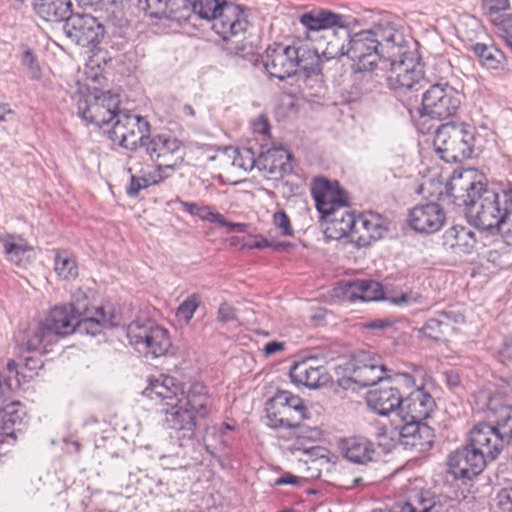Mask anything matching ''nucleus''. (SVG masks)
Returning <instances> with one entry per match:
<instances>
[{"label": "nucleus", "mask_w": 512, "mask_h": 512, "mask_svg": "<svg viewBox=\"0 0 512 512\" xmlns=\"http://www.w3.org/2000/svg\"><path fill=\"white\" fill-rule=\"evenodd\" d=\"M390 60V70L387 81L392 89H412L424 79V71L421 64L412 56H409L401 44L400 52Z\"/></svg>", "instance_id": "obj_13"}, {"label": "nucleus", "mask_w": 512, "mask_h": 512, "mask_svg": "<svg viewBox=\"0 0 512 512\" xmlns=\"http://www.w3.org/2000/svg\"><path fill=\"white\" fill-rule=\"evenodd\" d=\"M182 162L183 158H177V160L173 162H159V164L155 165V174L160 177L159 184L169 178L172 173L180 167Z\"/></svg>", "instance_id": "obj_51"}, {"label": "nucleus", "mask_w": 512, "mask_h": 512, "mask_svg": "<svg viewBox=\"0 0 512 512\" xmlns=\"http://www.w3.org/2000/svg\"><path fill=\"white\" fill-rule=\"evenodd\" d=\"M474 54L479 58L482 65L488 69H497L500 61L497 56H500L499 52L493 47H489L482 43H476L472 46Z\"/></svg>", "instance_id": "obj_49"}, {"label": "nucleus", "mask_w": 512, "mask_h": 512, "mask_svg": "<svg viewBox=\"0 0 512 512\" xmlns=\"http://www.w3.org/2000/svg\"><path fill=\"white\" fill-rule=\"evenodd\" d=\"M366 356L368 354H355L346 369L352 372L355 382L371 386L384 378L385 366Z\"/></svg>", "instance_id": "obj_27"}, {"label": "nucleus", "mask_w": 512, "mask_h": 512, "mask_svg": "<svg viewBox=\"0 0 512 512\" xmlns=\"http://www.w3.org/2000/svg\"><path fill=\"white\" fill-rule=\"evenodd\" d=\"M483 5L490 13H497L509 9L510 0H483Z\"/></svg>", "instance_id": "obj_56"}, {"label": "nucleus", "mask_w": 512, "mask_h": 512, "mask_svg": "<svg viewBox=\"0 0 512 512\" xmlns=\"http://www.w3.org/2000/svg\"><path fill=\"white\" fill-rule=\"evenodd\" d=\"M127 338L135 349L168 352L172 346L169 332L149 320H136L127 327Z\"/></svg>", "instance_id": "obj_12"}, {"label": "nucleus", "mask_w": 512, "mask_h": 512, "mask_svg": "<svg viewBox=\"0 0 512 512\" xmlns=\"http://www.w3.org/2000/svg\"><path fill=\"white\" fill-rule=\"evenodd\" d=\"M348 34H339L335 31H326L317 39L303 41V46L315 56L313 64L315 67L310 70L312 74H319L322 71V65L325 61L336 59L346 55L348 44Z\"/></svg>", "instance_id": "obj_14"}, {"label": "nucleus", "mask_w": 512, "mask_h": 512, "mask_svg": "<svg viewBox=\"0 0 512 512\" xmlns=\"http://www.w3.org/2000/svg\"><path fill=\"white\" fill-rule=\"evenodd\" d=\"M290 154L283 148L269 149L258 157L257 169L271 178L282 177L291 169Z\"/></svg>", "instance_id": "obj_31"}, {"label": "nucleus", "mask_w": 512, "mask_h": 512, "mask_svg": "<svg viewBox=\"0 0 512 512\" xmlns=\"http://www.w3.org/2000/svg\"><path fill=\"white\" fill-rule=\"evenodd\" d=\"M372 512H411V508H409L408 502L397 504L393 506L391 510H373Z\"/></svg>", "instance_id": "obj_64"}, {"label": "nucleus", "mask_w": 512, "mask_h": 512, "mask_svg": "<svg viewBox=\"0 0 512 512\" xmlns=\"http://www.w3.org/2000/svg\"><path fill=\"white\" fill-rule=\"evenodd\" d=\"M479 398L486 401L480 409H486L498 417V428L508 444L512 441V407L503 405L502 399L498 395L489 396L486 393H481Z\"/></svg>", "instance_id": "obj_35"}, {"label": "nucleus", "mask_w": 512, "mask_h": 512, "mask_svg": "<svg viewBox=\"0 0 512 512\" xmlns=\"http://www.w3.org/2000/svg\"><path fill=\"white\" fill-rule=\"evenodd\" d=\"M314 357L295 363L290 369L291 380L308 388H318L326 382V373L320 366H314Z\"/></svg>", "instance_id": "obj_32"}, {"label": "nucleus", "mask_w": 512, "mask_h": 512, "mask_svg": "<svg viewBox=\"0 0 512 512\" xmlns=\"http://www.w3.org/2000/svg\"><path fill=\"white\" fill-rule=\"evenodd\" d=\"M114 120L110 131V138L114 143L131 150L139 145L143 146L150 128L145 118L129 111L118 110Z\"/></svg>", "instance_id": "obj_10"}, {"label": "nucleus", "mask_w": 512, "mask_h": 512, "mask_svg": "<svg viewBox=\"0 0 512 512\" xmlns=\"http://www.w3.org/2000/svg\"><path fill=\"white\" fill-rule=\"evenodd\" d=\"M496 501L500 512H512V487L501 489Z\"/></svg>", "instance_id": "obj_54"}, {"label": "nucleus", "mask_w": 512, "mask_h": 512, "mask_svg": "<svg viewBox=\"0 0 512 512\" xmlns=\"http://www.w3.org/2000/svg\"><path fill=\"white\" fill-rule=\"evenodd\" d=\"M338 297L348 302L355 301H379L384 298L382 285L374 280L357 279L341 283L335 290Z\"/></svg>", "instance_id": "obj_24"}, {"label": "nucleus", "mask_w": 512, "mask_h": 512, "mask_svg": "<svg viewBox=\"0 0 512 512\" xmlns=\"http://www.w3.org/2000/svg\"><path fill=\"white\" fill-rule=\"evenodd\" d=\"M118 99L114 96L101 94L80 100L78 103L79 115L87 123L98 126L109 124L118 113Z\"/></svg>", "instance_id": "obj_19"}, {"label": "nucleus", "mask_w": 512, "mask_h": 512, "mask_svg": "<svg viewBox=\"0 0 512 512\" xmlns=\"http://www.w3.org/2000/svg\"><path fill=\"white\" fill-rule=\"evenodd\" d=\"M469 444L478 452H483L487 460H495L507 444L498 427L487 423L475 425L469 434Z\"/></svg>", "instance_id": "obj_20"}, {"label": "nucleus", "mask_w": 512, "mask_h": 512, "mask_svg": "<svg viewBox=\"0 0 512 512\" xmlns=\"http://www.w3.org/2000/svg\"><path fill=\"white\" fill-rule=\"evenodd\" d=\"M104 32L103 25L90 14L72 13L66 17V37L82 47L98 44Z\"/></svg>", "instance_id": "obj_16"}, {"label": "nucleus", "mask_w": 512, "mask_h": 512, "mask_svg": "<svg viewBox=\"0 0 512 512\" xmlns=\"http://www.w3.org/2000/svg\"><path fill=\"white\" fill-rule=\"evenodd\" d=\"M394 321L390 319H374L363 324V327L370 330H387L393 327Z\"/></svg>", "instance_id": "obj_58"}, {"label": "nucleus", "mask_w": 512, "mask_h": 512, "mask_svg": "<svg viewBox=\"0 0 512 512\" xmlns=\"http://www.w3.org/2000/svg\"><path fill=\"white\" fill-rule=\"evenodd\" d=\"M305 433H308L309 435L305 436L304 431H299V434L297 435V441L293 445V449L297 451H302L303 453L310 455V457L313 459L314 462L320 461L324 463H328L329 459L325 455L326 450L319 446H313V445H306L302 443L303 439H307L309 441L315 439L318 436V430L317 429H309L305 431Z\"/></svg>", "instance_id": "obj_45"}, {"label": "nucleus", "mask_w": 512, "mask_h": 512, "mask_svg": "<svg viewBox=\"0 0 512 512\" xmlns=\"http://www.w3.org/2000/svg\"><path fill=\"white\" fill-rule=\"evenodd\" d=\"M340 21V15L328 10L312 11L300 17V23L311 31L329 29L338 25Z\"/></svg>", "instance_id": "obj_38"}, {"label": "nucleus", "mask_w": 512, "mask_h": 512, "mask_svg": "<svg viewBox=\"0 0 512 512\" xmlns=\"http://www.w3.org/2000/svg\"><path fill=\"white\" fill-rule=\"evenodd\" d=\"M300 478L292 474L284 475L275 481V485H298Z\"/></svg>", "instance_id": "obj_62"}, {"label": "nucleus", "mask_w": 512, "mask_h": 512, "mask_svg": "<svg viewBox=\"0 0 512 512\" xmlns=\"http://www.w3.org/2000/svg\"><path fill=\"white\" fill-rule=\"evenodd\" d=\"M443 244L456 254H470L476 246L475 233L466 227L455 225L445 231Z\"/></svg>", "instance_id": "obj_36"}, {"label": "nucleus", "mask_w": 512, "mask_h": 512, "mask_svg": "<svg viewBox=\"0 0 512 512\" xmlns=\"http://www.w3.org/2000/svg\"><path fill=\"white\" fill-rule=\"evenodd\" d=\"M339 448L348 461L366 465L376 460L377 450L374 443L364 436H350L339 442Z\"/></svg>", "instance_id": "obj_28"}, {"label": "nucleus", "mask_w": 512, "mask_h": 512, "mask_svg": "<svg viewBox=\"0 0 512 512\" xmlns=\"http://www.w3.org/2000/svg\"><path fill=\"white\" fill-rule=\"evenodd\" d=\"M249 248H266V247H270L271 244L269 243V241L260 236V235H257V236H254L250 242H248L246 244Z\"/></svg>", "instance_id": "obj_59"}, {"label": "nucleus", "mask_w": 512, "mask_h": 512, "mask_svg": "<svg viewBox=\"0 0 512 512\" xmlns=\"http://www.w3.org/2000/svg\"><path fill=\"white\" fill-rule=\"evenodd\" d=\"M226 0H188L187 6L182 9H188L191 7L194 14L199 18L214 23L218 14L221 13L224 8V4H227Z\"/></svg>", "instance_id": "obj_42"}, {"label": "nucleus", "mask_w": 512, "mask_h": 512, "mask_svg": "<svg viewBox=\"0 0 512 512\" xmlns=\"http://www.w3.org/2000/svg\"><path fill=\"white\" fill-rule=\"evenodd\" d=\"M307 406L289 391H278L266 404L267 425L272 428H295L306 419Z\"/></svg>", "instance_id": "obj_7"}, {"label": "nucleus", "mask_w": 512, "mask_h": 512, "mask_svg": "<svg viewBox=\"0 0 512 512\" xmlns=\"http://www.w3.org/2000/svg\"><path fill=\"white\" fill-rule=\"evenodd\" d=\"M433 145L438 156L445 162H461L472 156L475 128L466 123L442 124L435 133Z\"/></svg>", "instance_id": "obj_5"}, {"label": "nucleus", "mask_w": 512, "mask_h": 512, "mask_svg": "<svg viewBox=\"0 0 512 512\" xmlns=\"http://www.w3.org/2000/svg\"><path fill=\"white\" fill-rule=\"evenodd\" d=\"M42 361L37 356L26 357L21 363L11 360L7 363L6 367L9 372H15L18 383L20 384V378L23 380L32 379L37 375V371L42 368Z\"/></svg>", "instance_id": "obj_44"}, {"label": "nucleus", "mask_w": 512, "mask_h": 512, "mask_svg": "<svg viewBox=\"0 0 512 512\" xmlns=\"http://www.w3.org/2000/svg\"><path fill=\"white\" fill-rule=\"evenodd\" d=\"M143 147L154 162H173L177 158H183L180 141L170 135L159 134L147 137L146 141L143 142Z\"/></svg>", "instance_id": "obj_25"}, {"label": "nucleus", "mask_w": 512, "mask_h": 512, "mask_svg": "<svg viewBox=\"0 0 512 512\" xmlns=\"http://www.w3.org/2000/svg\"><path fill=\"white\" fill-rule=\"evenodd\" d=\"M497 227L505 243L509 246H512V210H510V212Z\"/></svg>", "instance_id": "obj_55"}, {"label": "nucleus", "mask_w": 512, "mask_h": 512, "mask_svg": "<svg viewBox=\"0 0 512 512\" xmlns=\"http://www.w3.org/2000/svg\"><path fill=\"white\" fill-rule=\"evenodd\" d=\"M411 512H449L450 505L436 501L428 491H423L410 497L408 501Z\"/></svg>", "instance_id": "obj_43"}, {"label": "nucleus", "mask_w": 512, "mask_h": 512, "mask_svg": "<svg viewBox=\"0 0 512 512\" xmlns=\"http://www.w3.org/2000/svg\"><path fill=\"white\" fill-rule=\"evenodd\" d=\"M143 396L165 406V422L175 431L179 440H191L195 435L199 418L209 414L208 398L201 383H193L188 389L171 376L150 378Z\"/></svg>", "instance_id": "obj_1"}, {"label": "nucleus", "mask_w": 512, "mask_h": 512, "mask_svg": "<svg viewBox=\"0 0 512 512\" xmlns=\"http://www.w3.org/2000/svg\"><path fill=\"white\" fill-rule=\"evenodd\" d=\"M181 209L189 213L191 216H196L203 221L215 223L222 227H228L231 231L244 232L246 230V224L243 223H231L226 218L212 209L208 205H203L195 202L178 201Z\"/></svg>", "instance_id": "obj_34"}, {"label": "nucleus", "mask_w": 512, "mask_h": 512, "mask_svg": "<svg viewBox=\"0 0 512 512\" xmlns=\"http://www.w3.org/2000/svg\"><path fill=\"white\" fill-rule=\"evenodd\" d=\"M433 397L424 388L418 387L401 399L399 416L404 422H423L435 409Z\"/></svg>", "instance_id": "obj_23"}, {"label": "nucleus", "mask_w": 512, "mask_h": 512, "mask_svg": "<svg viewBox=\"0 0 512 512\" xmlns=\"http://www.w3.org/2000/svg\"><path fill=\"white\" fill-rule=\"evenodd\" d=\"M223 160L229 162L230 165L245 172L257 168L258 158H256L254 151L251 148L242 149H226L221 155Z\"/></svg>", "instance_id": "obj_40"}, {"label": "nucleus", "mask_w": 512, "mask_h": 512, "mask_svg": "<svg viewBox=\"0 0 512 512\" xmlns=\"http://www.w3.org/2000/svg\"><path fill=\"white\" fill-rule=\"evenodd\" d=\"M273 225L280 229V233L283 236H292L293 228L291 226L290 219L288 215L283 211H277L273 214L272 219Z\"/></svg>", "instance_id": "obj_50"}, {"label": "nucleus", "mask_w": 512, "mask_h": 512, "mask_svg": "<svg viewBox=\"0 0 512 512\" xmlns=\"http://www.w3.org/2000/svg\"><path fill=\"white\" fill-rule=\"evenodd\" d=\"M12 390L13 388L10 379H2L0 377V398L9 395L12 392Z\"/></svg>", "instance_id": "obj_63"}, {"label": "nucleus", "mask_w": 512, "mask_h": 512, "mask_svg": "<svg viewBox=\"0 0 512 512\" xmlns=\"http://www.w3.org/2000/svg\"><path fill=\"white\" fill-rule=\"evenodd\" d=\"M401 42L402 35L392 29L383 34V42L372 31H361L348 38L346 56L353 61L356 70L371 71L381 57H395V50H401Z\"/></svg>", "instance_id": "obj_2"}, {"label": "nucleus", "mask_w": 512, "mask_h": 512, "mask_svg": "<svg viewBox=\"0 0 512 512\" xmlns=\"http://www.w3.org/2000/svg\"><path fill=\"white\" fill-rule=\"evenodd\" d=\"M311 194L321 218L348 207V195L337 181L325 177H315L311 184Z\"/></svg>", "instance_id": "obj_15"}, {"label": "nucleus", "mask_w": 512, "mask_h": 512, "mask_svg": "<svg viewBox=\"0 0 512 512\" xmlns=\"http://www.w3.org/2000/svg\"><path fill=\"white\" fill-rule=\"evenodd\" d=\"M449 319L447 313H441L439 318H431L424 324L421 333L423 338L441 340L449 333Z\"/></svg>", "instance_id": "obj_47"}, {"label": "nucleus", "mask_w": 512, "mask_h": 512, "mask_svg": "<svg viewBox=\"0 0 512 512\" xmlns=\"http://www.w3.org/2000/svg\"><path fill=\"white\" fill-rule=\"evenodd\" d=\"M22 64L27 67L31 78L38 79L41 75V69L38 61L30 49L24 51L22 56Z\"/></svg>", "instance_id": "obj_52"}, {"label": "nucleus", "mask_w": 512, "mask_h": 512, "mask_svg": "<svg viewBox=\"0 0 512 512\" xmlns=\"http://www.w3.org/2000/svg\"><path fill=\"white\" fill-rule=\"evenodd\" d=\"M483 452L476 451L470 444L457 449L449 457L450 472L456 478L471 479L479 475L486 466Z\"/></svg>", "instance_id": "obj_22"}, {"label": "nucleus", "mask_w": 512, "mask_h": 512, "mask_svg": "<svg viewBox=\"0 0 512 512\" xmlns=\"http://www.w3.org/2000/svg\"><path fill=\"white\" fill-rule=\"evenodd\" d=\"M63 329L64 308L56 306L51 309L44 324L20 332L16 340L28 352H32L58 342L64 334Z\"/></svg>", "instance_id": "obj_8"}, {"label": "nucleus", "mask_w": 512, "mask_h": 512, "mask_svg": "<svg viewBox=\"0 0 512 512\" xmlns=\"http://www.w3.org/2000/svg\"><path fill=\"white\" fill-rule=\"evenodd\" d=\"M119 7L126 13L142 12L150 18L179 19V11L187 6L188 0H118Z\"/></svg>", "instance_id": "obj_17"}, {"label": "nucleus", "mask_w": 512, "mask_h": 512, "mask_svg": "<svg viewBox=\"0 0 512 512\" xmlns=\"http://www.w3.org/2000/svg\"><path fill=\"white\" fill-rule=\"evenodd\" d=\"M26 413L19 401H12L0 408V431L7 437H15V426L21 425Z\"/></svg>", "instance_id": "obj_37"}, {"label": "nucleus", "mask_w": 512, "mask_h": 512, "mask_svg": "<svg viewBox=\"0 0 512 512\" xmlns=\"http://www.w3.org/2000/svg\"><path fill=\"white\" fill-rule=\"evenodd\" d=\"M269 123L265 116L261 115L258 116L255 120L252 122V130L254 134H259L263 137L267 136L269 134Z\"/></svg>", "instance_id": "obj_57"}, {"label": "nucleus", "mask_w": 512, "mask_h": 512, "mask_svg": "<svg viewBox=\"0 0 512 512\" xmlns=\"http://www.w3.org/2000/svg\"><path fill=\"white\" fill-rule=\"evenodd\" d=\"M249 26L247 10L241 6L228 2L224 4L218 14L212 30L225 42L227 49L234 54H242L246 50L245 34Z\"/></svg>", "instance_id": "obj_6"}, {"label": "nucleus", "mask_w": 512, "mask_h": 512, "mask_svg": "<svg viewBox=\"0 0 512 512\" xmlns=\"http://www.w3.org/2000/svg\"><path fill=\"white\" fill-rule=\"evenodd\" d=\"M396 382L399 385L404 386L406 388H411L415 384L413 377L407 373L398 374L396 376Z\"/></svg>", "instance_id": "obj_61"}, {"label": "nucleus", "mask_w": 512, "mask_h": 512, "mask_svg": "<svg viewBox=\"0 0 512 512\" xmlns=\"http://www.w3.org/2000/svg\"><path fill=\"white\" fill-rule=\"evenodd\" d=\"M37 14L48 22L64 20V0H35Z\"/></svg>", "instance_id": "obj_46"}, {"label": "nucleus", "mask_w": 512, "mask_h": 512, "mask_svg": "<svg viewBox=\"0 0 512 512\" xmlns=\"http://www.w3.org/2000/svg\"><path fill=\"white\" fill-rule=\"evenodd\" d=\"M0 243L3 246L8 260L17 265L22 264L23 261L28 258V253L32 250L23 238L15 235L7 234L0 236Z\"/></svg>", "instance_id": "obj_39"}, {"label": "nucleus", "mask_w": 512, "mask_h": 512, "mask_svg": "<svg viewBox=\"0 0 512 512\" xmlns=\"http://www.w3.org/2000/svg\"><path fill=\"white\" fill-rule=\"evenodd\" d=\"M117 325L118 318L111 306L90 307L85 292L81 289L72 292L70 303L66 307V335L78 332L95 336L104 329Z\"/></svg>", "instance_id": "obj_3"}, {"label": "nucleus", "mask_w": 512, "mask_h": 512, "mask_svg": "<svg viewBox=\"0 0 512 512\" xmlns=\"http://www.w3.org/2000/svg\"><path fill=\"white\" fill-rule=\"evenodd\" d=\"M409 225L423 234L439 231L446 222V212L439 203L428 202L414 206L409 212Z\"/></svg>", "instance_id": "obj_21"}, {"label": "nucleus", "mask_w": 512, "mask_h": 512, "mask_svg": "<svg viewBox=\"0 0 512 512\" xmlns=\"http://www.w3.org/2000/svg\"><path fill=\"white\" fill-rule=\"evenodd\" d=\"M461 104V94L448 83L431 85L422 97L424 115L438 120L455 116Z\"/></svg>", "instance_id": "obj_9"}, {"label": "nucleus", "mask_w": 512, "mask_h": 512, "mask_svg": "<svg viewBox=\"0 0 512 512\" xmlns=\"http://www.w3.org/2000/svg\"><path fill=\"white\" fill-rule=\"evenodd\" d=\"M467 207H470L469 213L474 218L475 224L483 230L499 226L511 210L509 204L506 203L504 207H501L500 195L486 187Z\"/></svg>", "instance_id": "obj_11"}, {"label": "nucleus", "mask_w": 512, "mask_h": 512, "mask_svg": "<svg viewBox=\"0 0 512 512\" xmlns=\"http://www.w3.org/2000/svg\"><path fill=\"white\" fill-rule=\"evenodd\" d=\"M217 320L223 324L237 321L236 309L226 302L222 303L217 310Z\"/></svg>", "instance_id": "obj_53"}, {"label": "nucleus", "mask_w": 512, "mask_h": 512, "mask_svg": "<svg viewBox=\"0 0 512 512\" xmlns=\"http://www.w3.org/2000/svg\"><path fill=\"white\" fill-rule=\"evenodd\" d=\"M387 228L383 218L374 212H366L356 218V228L352 232V243L366 247L374 240L380 239Z\"/></svg>", "instance_id": "obj_26"}, {"label": "nucleus", "mask_w": 512, "mask_h": 512, "mask_svg": "<svg viewBox=\"0 0 512 512\" xmlns=\"http://www.w3.org/2000/svg\"><path fill=\"white\" fill-rule=\"evenodd\" d=\"M401 399L398 389L389 384L370 390L366 396L369 408L383 416L396 409L400 410Z\"/></svg>", "instance_id": "obj_30"}, {"label": "nucleus", "mask_w": 512, "mask_h": 512, "mask_svg": "<svg viewBox=\"0 0 512 512\" xmlns=\"http://www.w3.org/2000/svg\"><path fill=\"white\" fill-rule=\"evenodd\" d=\"M475 170H455L446 188L450 197L458 206H468L485 187Z\"/></svg>", "instance_id": "obj_18"}, {"label": "nucleus", "mask_w": 512, "mask_h": 512, "mask_svg": "<svg viewBox=\"0 0 512 512\" xmlns=\"http://www.w3.org/2000/svg\"><path fill=\"white\" fill-rule=\"evenodd\" d=\"M127 172L130 174V181L126 187V193L131 197L137 196L142 189L159 184L160 177L155 174V167L152 165L143 167L136 156L130 157Z\"/></svg>", "instance_id": "obj_29"}, {"label": "nucleus", "mask_w": 512, "mask_h": 512, "mask_svg": "<svg viewBox=\"0 0 512 512\" xmlns=\"http://www.w3.org/2000/svg\"><path fill=\"white\" fill-rule=\"evenodd\" d=\"M66 279L73 278L75 279L78 276V266L73 258H66Z\"/></svg>", "instance_id": "obj_60"}, {"label": "nucleus", "mask_w": 512, "mask_h": 512, "mask_svg": "<svg viewBox=\"0 0 512 512\" xmlns=\"http://www.w3.org/2000/svg\"><path fill=\"white\" fill-rule=\"evenodd\" d=\"M323 219L326 221L324 232L327 238L339 240L348 237L352 242V232L356 228V217L347 208H343Z\"/></svg>", "instance_id": "obj_33"}, {"label": "nucleus", "mask_w": 512, "mask_h": 512, "mask_svg": "<svg viewBox=\"0 0 512 512\" xmlns=\"http://www.w3.org/2000/svg\"><path fill=\"white\" fill-rule=\"evenodd\" d=\"M201 299L196 293L188 296L177 308L176 318L183 324H188L200 306Z\"/></svg>", "instance_id": "obj_48"}, {"label": "nucleus", "mask_w": 512, "mask_h": 512, "mask_svg": "<svg viewBox=\"0 0 512 512\" xmlns=\"http://www.w3.org/2000/svg\"><path fill=\"white\" fill-rule=\"evenodd\" d=\"M403 438L411 439L405 441L406 445L423 446L430 444L432 432L431 429L423 422H405V425L398 433Z\"/></svg>", "instance_id": "obj_41"}, {"label": "nucleus", "mask_w": 512, "mask_h": 512, "mask_svg": "<svg viewBox=\"0 0 512 512\" xmlns=\"http://www.w3.org/2000/svg\"><path fill=\"white\" fill-rule=\"evenodd\" d=\"M314 60L315 56L303 46V40H298L289 46L276 44L268 47L260 62L270 77L284 80L298 71L311 75L310 70L315 67Z\"/></svg>", "instance_id": "obj_4"}]
</instances>
